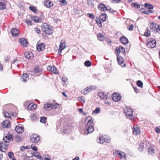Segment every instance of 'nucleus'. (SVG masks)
<instances>
[{
	"label": "nucleus",
	"mask_w": 160,
	"mask_h": 160,
	"mask_svg": "<svg viewBox=\"0 0 160 160\" xmlns=\"http://www.w3.org/2000/svg\"><path fill=\"white\" fill-rule=\"evenodd\" d=\"M87 121V126L88 128L85 130L84 133L86 134L92 132L94 130V124L91 117H87L85 120V123Z\"/></svg>",
	"instance_id": "f257e3e1"
},
{
	"label": "nucleus",
	"mask_w": 160,
	"mask_h": 160,
	"mask_svg": "<svg viewBox=\"0 0 160 160\" xmlns=\"http://www.w3.org/2000/svg\"><path fill=\"white\" fill-rule=\"evenodd\" d=\"M41 28L47 34L50 35L53 32V29L52 27L46 23H43L41 26Z\"/></svg>",
	"instance_id": "f03ea898"
},
{
	"label": "nucleus",
	"mask_w": 160,
	"mask_h": 160,
	"mask_svg": "<svg viewBox=\"0 0 160 160\" xmlns=\"http://www.w3.org/2000/svg\"><path fill=\"white\" fill-rule=\"evenodd\" d=\"M124 112L126 116L129 117V119L131 120H134V118L132 116L133 111L131 108L128 107H126L124 109Z\"/></svg>",
	"instance_id": "7ed1b4c3"
},
{
	"label": "nucleus",
	"mask_w": 160,
	"mask_h": 160,
	"mask_svg": "<svg viewBox=\"0 0 160 160\" xmlns=\"http://www.w3.org/2000/svg\"><path fill=\"white\" fill-rule=\"evenodd\" d=\"M96 141L98 143L103 144L104 142H109L110 140L108 136H103L97 139Z\"/></svg>",
	"instance_id": "20e7f679"
},
{
	"label": "nucleus",
	"mask_w": 160,
	"mask_h": 160,
	"mask_svg": "<svg viewBox=\"0 0 160 160\" xmlns=\"http://www.w3.org/2000/svg\"><path fill=\"white\" fill-rule=\"evenodd\" d=\"M58 104L53 105L50 103H47L45 104L44 106V108L46 110H50L52 109H55L59 107Z\"/></svg>",
	"instance_id": "39448f33"
},
{
	"label": "nucleus",
	"mask_w": 160,
	"mask_h": 160,
	"mask_svg": "<svg viewBox=\"0 0 160 160\" xmlns=\"http://www.w3.org/2000/svg\"><path fill=\"white\" fill-rule=\"evenodd\" d=\"M40 137L36 134H34L31 136L30 140L33 143H36L40 141Z\"/></svg>",
	"instance_id": "423d86ee"
},
{
	"label": "nucleus",
	"mask_w": 160,
	"mask_h": 160,
	"mask_svg": "<svg viewBox=\"0 0 160 160\" xmlns=\"http://www.w3.org/2000/svg\"><path fill=\"white\" fill-rule=\"evenodd\" d=\"M156 44V41L155 40L150 39L147 44V46L149 48H153L155 47Z\"/></svg>",
	"instance_id": "0eeeda50"
},
{
	"label": "nucleus",
	"mask_w": 160,
	"mask_h": 160,
	"mask_svg": "<svg viewBox=\"0 0 160 160\" xmlns=\"http://www.w3.org/2000/svg\"><path fill=\"white\" fill-rule=\"evenodd\" d=\"M158 25L154 22L150 23L149 28L151 31L154 32H157Z\"/></svg>",
	"instance_id": "6e6552de"
},
{
	"label": "nucleus",
	"mask_w": 160,
	"mask_h": 160,
	"mask_svg": "<svg viewBox=\"0 0 160 160\" xmlns=\"http://www.w3.org/2000/svg\"><path fill=\"white\" fill-rule=\"evenodd\" d=\"M9 142L8 141H4V142H0V150H2V149H4V151H6L8 148Z\"/></svg>",
	"instance_id": "1a4fd4ad"
},
{
	"label": "nucleus",
	"mask_w": 160,
	"mask_h": 160,
	"mask_svg": "<svg viewBox=\"0 0 160 160\" xmlns=\"http://www.w3.org/2000/svg\"><path fill=\"white\" fill-rule=\"evenodd\" d=\"M47 69L48 71H51L55 74H58V72L54 66H49L47 67Z\"/></svg>",
	"instance_id": "9d476101"
},
{
	"label": "nucleus",
	"mask_w": 160,
	"mask_h": 160,
	"mask_svg": "<svg viewBox=\"0 0 160 160\" xmlns=\"http://www.w3.org/2000/svg\"><path fill=\"white\" fill-rule=\"evenodd\" d=\"M117 55V60L119 64L121 65L122 67H125L126 65L124 63V60L123 58L119 56V55Z\"/></svg>",
	"instance_id": "9b49d317"
},
{
	"label": "nucleus",
	"mask_w": 160,
	"mask_h": 160,
	"mask_svg": "<svg viewBox=\"0 0 160 160\" xmlns=\"http://www.w3.org/2000/svg\"><path fill=\"white\" fill-rule=\"evenodd\" d=\"M112 100L115 102H118L120 101L121 99V97L118 93H114L112 95Z\"/></svg>",
	"instance_id": "f8f14e48"
},
{
	"label": "nucleus",
	"mask_w": 160,
	"mask_h": 160,
	"mask_svg": "<svg viewBox=\"0 0 160 160\" xmlns=\"http://www.w3.org/2000/svg\"><path fill=\"white\" fill-rule=\"evenodd\" d=\"M42 71V69L38 67H35L34 68V70L33 72H31V74L34 76H37V74L40 73Z\"/></svg>",
	"instance_id": "ddd939ff"
},
{
	"label": "nucleus",
	"mask_w": 160,
	"mask_h": 160,
	"mask_svg": "<svg viewBox=\"0 0 160 160\" xmlns=\"http://www.w3.org/2000/svg\"><path fill=\"white\" fill-rule=\"evenodd\" d=\"M115 50L117 51V55H119L121 52L123 54L126 53L125 50L124 48L122 46H120L119 48H115Z\"/></svg>",
	"instance_id": "4468645a"
},
{
	"label": "nucleus",
	"mask_w": 160,
	"mask_h": 160,
	"mask_svg": "<svg viewBox=\"0 0 160 160\" xmlns=\"http://www.w3.org/2000/svg\"><path fill=\"white\" fill-rule=\"evenodd\" d=\"M114 154L117 157H119L121 158H122L123 157H125V154L124 152H121L119 150L116 151L114 153Z\"/></svg>",
	"instance_id": "2eb2a0df"
},
{
	"label": "nucleus",
	"mask_w": 160,
	"mask_h": 160,
	"mask_svg": "<svg viewBox=\"0 0 160 160\" xmlns=\"http://www.w3.org/2000/svg\"><path fill=\"white\" fill-rule=\"evenodd\" d=\"M45 45L43 43H40L37 45V49L39 52L44 50L45 48Z\"/></svg>",
	"instance_id": "dca6fc26"
},
{
	"label": "nucleus",
	"mask_w": 160,
	"mask_h": 160,
	"mask_svg": "<svg viewBox=\"0 0 160 160\" xmlns=\"http://www.w3.org/2000/svg\"><path fill=\"white\" fill-rule=\"evenodd\" d=\"M140 132V131L139 128L137 126H134L133 128V133L135 135H138L139 134Z\"/></svg>",
	"instance_id": "f3484780"
},
{
	"label": "nucleus",
	"mask_w": 160,
	"mask_h": 160,
	"mask_svg": "<svg viewBox=\"0 0 160 160\" xmlns=\"http://www.w3.org/2000/svg\"><path fill=\"white\" fill-rule=\"evenodd\" d=\"M20 43L24 47L28 46V44L27 40L25 38H21L19 40Z\"/></svg>",
	"instance_id": "a211bd4d"
},
{
	"label": "nucleus",
	"mask_w": 160,
	"mask_h": 160,
	"mask_svg": "<svg viewBox=\"0 0 160 160\" xmlns=\"http://www.w3.org/2000/svg\"><path fill=\"white\" fill-rule=\"evenodd\" d=\"M6 0H1L0 1V9L4 10L6 8Z\"/></svg>",
	"instance_id": "6ab92c4d"
},
{
	"label": "nucleus",
	"mask_w": 160,
	"mask_h": 160,
	"mask_svg": "<svg viewBox=\"0 0 160 160\" xmlns=\"http://www.w3.org/2000/svg\"><path fill=\"white\" fill-rule=\"evenodd\" d=\"M98 9L102 11H107V9L106 8L107 7H106L105 4L100 3L98 5Z\"/></svg>",
	"instance_id": "aec40b11"
},
{
	"label": "nucleus",
	"mask_w": 160,
	"mask_h": 160,
	"mask_svg": "<svg viewBox=\"0 0 160 160\" xmlns=\"http://www.w3.org/2000/svg\"><path fill=\"white\" fill-rule=\"evenodd\" d=\"M15 131L18 133H22L24 131L23 127L20 125H17L15 128Z\"/></svg>",
	"instance_id": "412c9836"
},
{
	"label": "nucleus",
	"mask_w": 160,
	"mask_h": 160,
	"mask_svg": "<svg viewBox=\"0 0 160 160\" xmlns=\"http://www.w3.org/2000/svg\"><path fill=\"white\" fill-rule=\"evenodd\" d=\"M12 135L11 134H8L3 138L4 141H7V140L10 141H12L13 140Z\"/></svg>",
	"instance_id": "4be33fe9"
},
{
	"label": "nucleus",
	"mask_w": 160,
	"mask_h": 160,
	"mask_svg": "<svg viewBox=\"0 0 160 160\" xmlns=\"http://www.w3.org/2000/svg\"><path fill=\"white\" fill-rule=\"evenodd\" d=\"M44 4V5L48 8H50L53 5V2L50 0H47L45 1Z\"/></svg>",
	"instance_id": "5701e85b"
},
{
	"label": "nucleus",
	"mask_w": 160,
	"mask_h": 160,
	"mask_svg": "<svg viewBox=\"0 0 160 160\" xmlns=\"http://www.w3.org/2000/svg\"><path fill=\"white\" fill-rule=\"evenodd\" d=\"M120 41L123 44H125L128 42V39L124 36L121 37L120 38Z\"/></svg>",
	"instance_id": "b1692460"
},
{
	"label": "nucleus",
	"mask_w": 160,
	"mask_h": 160,
	"mask_svg": "<svg viewBox=\"0 0 160 160\" xmlns=\"http://www.w3.org/2000/svg\"><path fill=\"white\" fill-rule=\"evenodd\" d=\"M25 57L28 59H32L33 58V54L31 52H26L25 53Z\"/></svg>",
	"instance_id": "393cba45"
},
{
	"label": "nucleus",
	"mask_w": 160,
	"mask_h": 160,
	"mask_svg": "<svg viewBox=\"0 0 160 160\" xmlns=\"http://www.w3.org/2000/svg\"><path fill=\"white\" fill-rule=\"evenodd\" d=\"M11 32L12 36L15 37L18 36L19 33V31L16 28H13L11 30Z\"/></svg>",
	"instance_id": "a878e982"
},
{
	"label": "nucleus",
	"mask_w": 160,
	"mask_h": 160,
	"mask_svg": "<svg viewBox=\"0 0 160 160\" xmlns=\"http://www.w3.org/2000/svg\"><path fill=\"white\" fill-rule=\"evenodd\" d=\"M148 152L149 154L153 155L155 152V150L154 146H150L148 148Z\"/></svg>",
	"instance_id": "bb28decb"
},
{
	"label": "nucleus",
	"mask_w": 160,
	"mask_h": 160,
	"mask_svg": "<svg viewBox=\"0 0 160 160\" xmlns=\"http://www.w3.org/2000/svg\"><path fill=\"white\" fill-rule=\"evenodd\" d=\"M10 124V122L8 120H6L3 121L2 123V126L3 128H8L9 124Z\"/></svg>",
	"instance_id": "cd10ccee"
},
{
	"label": "nucleus",
	"mask_w": 160,
	"mask_h": 160,
	"mask_svg": "<svg viewBox=\"0 0 160 160\" xmlns=\"http://www.w3.org/2000/svg\"><path fill=\"white\" fill-rule=\"evenodd\" d=\"M98 96L101 99L106 100L108 98V96L103 92H100L98 94Z\"/></svg>",
	"instance_id": "c85d7f7f"
},
{
	"label": "nucleus",
	"mask_w": 160,
	"mask_h": 160,
	"mask_svg": "<svg viewBox=\"0 0 160 160\" xmlns=\"http://www.w3.org/2000/svg\"><path fill=\"white\" fill-rule=\"evenodd\" d=\"M28 79V75L26 73L23 74L22 78H21L22 81L26 82Z\"/></svg>",
	"instance_id": "c756f323"
},
{
	"label": "nucleus",
	"mask_w": 160,
	"mask_h": 160,
	"mask_svg": "<svg viewBox=\"0 0 160 160\" xmlns=\"http://www.w3.org/2000/svg\"><path fill=\"white\" fill-rule=\"evenodd\" d=\"M32 20L36 23L39 22L41 19L40 18L35 16H32Z\"/></svg>",
	"instance_id": "7c9ffc66"
},
{
	"label": "nucleus",
	"mask_w": 160,
	"mask_h": 160,
	"mask_svg": "<svg viewBox=\"0 0 160 160\" xmlns=\"http://www.w3.org/2000/svg\"><path fill=\"white\" fill-rule=\"evenodd\" d=\"M37 107L36 104H33L32 103L30 104L28 106V108L29 109L34 110Z\"/></svg>",
	"instance_id": "2f4dec72"
},
{
	"label": "nucleus",
	"mask_w": 160,
	"mask_h": 160,
	"mask_svg": "<svg viewBox=\"0 0 160 160\" xmlns=\"http://www.w3.org/2000/svg\"><path fill=\"white\" fill-rule=\"evenodd\" d=\"M66 48V45L64 42V41L61 40V41L59 45V48L62 49V48L63 49Z\"/></svg>",
	"instance_id": "473e14b6"
},
{
	"label": "nucleus",
	"mask_w": 160,
	"mask_h": 160,
	"mask_svg": "<svg viewBox=\"0 0 160 160\" xmlns=\"http://www.w3.org/2000/svg\"><path fill=\"white\" fill-rule=\"evenodd\" d=\"M107 15L105 13H102L100 16V18L102 22H104L106 20Z\"/></svg>",
	"instance_id": "72a5a7b5"
},
{
	"label": "nucleus",
	"mask_w": 160,
	"mask_h": 160,
	"mask_svg": "<svg viewBox=\"0 0 160 160\" xmlns=\"http://www.w3.org/2000/svg\"><path fill=\"white\" fill-rule=\"evenodd\" d=\"M98 39L101 41H102L104 40V38L103 36L100 33H98L97 35Z\"/></svg>",
	"instance_id": "f704fd0d"
},
{
	"label": "nucleus",
	"mask_w": 160,
	"mask_h": 160,
	"mask_svg": "<svg viewBox=\"0 0 160 160\" xmlns=\"http://www.w3.org/2000/svg\"><path fill=\"white\" fill-rule=\"evenodd\" d=\"M144 5L145 7L146 8H148L149 10H151V9H152L153 8V6L149 4L145 3Z\"/></svg>",
	"instance_id": "c9c22d12"
},
{
	"label": "nucleus",
	"mask_w": 160,
	"mask_h": 160,
	"mask_svg": "<svg viewBox=\"0 0 160 160\" xmlns=\"http://www.w3.org/2000/svg\"><path fill=\"white\" fill-rule=\"evenodd\" d=\"M8 156L10 159H12V160H16L14 157V154L12 152H10L8 153Z\"/></svg>",
	"instance_id": "e433bc0d"
},
{
	"label": "nucleus",
	"mask_w": 160,
	"mask_h": 160,
	"mask_svg": "<svg viewBox=\"0 0 160 160\" xmlns=\"http://www.w3.org/2000/svg\"><path fill=\"white\" fill-rule=\"evenodd\" d=\"M14 138L15 140L18 142H21L22 140V138L20 136L17 135H16L14 136Z\"/></svg>",
	"instance_id": "4c0bfd02"
},
{
	"label": "nucleus",
	"mask_w": 160,
	"mask_h": 160,
	"mask_svg": "<svg viewBox=\"0 0 160 160\" xmlns=\"http://www.w3.org/2000/svg\"><path fill=\"white\" fill-rule=\"evenodd\" d=\"M100 110L101 108L100 107H97L95 110L93 111L92 113H95V114H98L100 112Z\"/></svg>",
	"instance_id": "58836bf2"
},
{
	"label": "nucleus",
	"mask_w": 160,
	"mask_h": 160,
	"mask_svg": "<svg viewBox=\"0 0 160 160\" xmlns=\"http://www.w3.org/2000/svg\"><path fill=\"white\" fill-rule=\"evenodd\" d=\"M150 31L148 29V28H147L146 29L145 31L144 32V35L146 37H148L150 35Z\"/></svg>",
	"instance_id": "ea45409f"
},
{
	"label": "nucleus",
	"mask_w": 160,
	"mask_h": 160,
	"mask_svg": "<svg viewBox=\"0 0 160 160\" xmlns=\"http://www.w3.org/2000/svg\"><path fill=\"white\" fill-rule=\"evenodd\" d=\"M3 113L4 115V116L6 118H10V115L9 113L6 111H3Z\"/></svg>",
	"instance_id": "a19ab883"
},
{
	"label": "nucleus",
	"mask_w": 160,
	"mask_h": 160,
	"mask_svg": "<svg viewBox=\"0 0 160 160\" xmlns=\"http://www.w3.org/2000/svg\"><path fill=\"white\" fill-rule=\"evenodd\" d=\"M47 118L44 117H42L40 118V122L41 123H44L46 122L47 120Z\"/></svg>",
	"instance_id": "79ce46f5"
},
{
	"label": "nucleus",
	"mask_w": 160,
	"mask_h": 160,
	"mask_svg": "<svg viewBox=\"0 0 160 160\" xmlns=\"http://www.w3.org/2000/svg\"><path fill=\"white\" fill-rule=\"evenodd\" d=\"M131 6L135 7H136L137 8H139L140 7V5L138 4L137 3H132L131 4Z\"/></svg>",
	"instance_id": "37998d69"
},
{
	"label": "nucleus",
	"mask_w": 160,
	"mask_h": 160,
	"mask_svg": "<svg viewBox=\"0 0 160 160\" xmlns=\"http://www.w3.org/2000/svg\"><path fill=\"white\" fill-rule=\"evenodd\" d=\"M137 85L139 87L142 88L143 86V83L142 82L138 80L137 82Z\"/></svg>",
	"instance_id": "c03bdc74"
},
{
	"label": "nucleus",
	"mask_w": 160,
	"mask_h": 160,
	"mask_svg": "<svg viewBox=\"0 0 160 160\" xmlns=\"http://www.w3.org/2000/svg\"><path fill=\"white\" fill-rule=\"evenodd\" d=\"M84 65L87 67H90L91 65V62L89 61H87L84 62Z\"/></svg>",
	"instance_id": "a18cd8bd"
},
{
	"label": "nucleus",
	"mask_w": 160,
	"mask_h": 160,
	"mask_svg": "<svg viewBox=\"0 0 160 160\" xmlns=\"http://www.w3.org/2000/svg\"><path fill=\"white\" fill-rule=\"evenodd\" d=\"M144 146H143V144H142L139 146L138 149L139 151L142 152L144 150Z\"/></svg>",
	"instance_id": "49530a36"
},
{
	"label": "nucleus",
	"mask_w": 160,
	"mask_h": 160,
	"mask_svg": "<svg viewBox=\"0 0 160 160\" xmlns=\"http://www.w3.org/2000/svg\"><path fill=\"white\" fill-rule=\"evenodd\" d=\"M29 9L34 12H37L36 9L34 6H30L29 7Z\"/></svg>",
	"instance_id": "de8ad7c7"
},
{
	"label": "nucleus",
	"mask_w": 160,
	"mask_h": 160,
	"mask_svg": "<svg viewBox=\"0 0 160 160\" xmlns=\"http://www.w3.org/2000/svg\"><path fill=\"white\" fill-rule=\"evenodd\" d=\"M87 16L91 19H94L95 18V16L92 13H88L87 14Z\"/></svg>",
	"instance_id": "09e8293b"
},
{
	"label": "nucleus",
	"mask_w": 160,
	"mask_h": 160,
	"mask_svg": "<svg viewBox=\"0 0 160 160\" xmlns=\"http://www.w3.org/2000/svg\"><path fill=\"white\" fill-rule=\"evenodd\" d=\"M60 4L63 6L67 4L65 0H60Z\"/></svg>",
	"instance_id": "8fccbe9b"
},
{
	"label": "nucleus",
	"mask_w": 160,
	"mask_h": 160,
	"mask_svg": "<svg viewBox=\"0 0 160 160\" xmlns=\"http://www.w3.org/2000/svg\"><path fill=\"white\" fill-rule=\"evenodd\" d=\"M111 2L113 3H119L121 2V0H110Z\"/></svg>",
	"instance_id": "3c124183"
},
{
	"label": "nucleus",
	"mask_w": 160,
	"mask_h": 160,
	"mask_svg": "<svg viewBox=\"0 0 160 160\" xmlns=\"http://www.w3.org/2000/svg\"><path fill=\"white\" fill-rule=\"evenodd\" d=\"M106 8L107 9V11H108L110 12H115V11L110 8L109 7H107Z\"/></svg>",
	"instance_id": "603ef678"
},
{
	"label": "nucleus",
	"mask_w": 160,
	"mask_h": 160,
	"mask_svg": "<svg viewBox=\"0 0 160 160\" xmlns=\"http://www.w3.org/2000/svg\"><path fill=\"white\" fill-rule=\"evenodd\" d=\"M133 25L132 24H131L130 25L128 26L127 28L128 30L129 31H132L133 29Z\"/></svg>",
	"instance_id": "864d4df0"
},
{
	"label": "nucleus",
	"mask_w": 160,
	"mask_h": 160,
	"mask_svg": "<svg viewBox=\"0 0 160 160\" xmlns=\"http://www.w3.org/2000/svg\"><path fill=\"white\" fill-rule=\"evenodd\" d=\"M34 30L36 33H37L38 34H40V31L38 28L37 27L35 28Z\"/></svg>",
	"instance_id": "5fc2aeb1"
},
{
	"label": "nucleus",
	"mask_w": 160,
	"mask_h": 160,
	"mask_svg": "<svg viewBox=\"0 0 160 160\" xmlns=\"http://www.w3.org/2000/svg\"><path fill=\"white\" fill-rule=\"evenodd\" d=\"M86 88H85L82 91V93L84 94H86L88 93V91L86 90Z\"/></svg>",
	"instance_id": "6e6d98bb"
},
{
	"label": "nucleus",
	"mask_w": 160,
	"mask_h": 160,
	"mask_svg": "<svg viewBox=\"0 0 160 160\" xmlns=\"http://www.w3.org/2000/svg\"><path fill=\"white\" fill-rule=\"evenodd\" d=\"M5 152L4 150H0V160H1L3 158L2 152Z\"/></svg>",
	"instance_id": "4d7b16f0"
},
{
	"label": "nucleus",
	"mask_w": 160,
	"mask_h": 160,
	"mask_svg": "<svg viewBox=\"0 0 160 160\" xmlns=\"http://www.w3.org/2000/svg\"><path fill=\"white\" fill-rule=\"evenodd\" d=\"M25 22L28 25H32V22L30 20H26Z\"/></svg>",
	"instance_id": "13d9d810"
},
{
	"label": "nucleus",
	"mask_w": 160,
	"mask_h": 160,
	"mask_svg": "<svg viewBox=\"0 0 160 160\" xmlns=\"http://www.w3.org/2000/svg\"><path fill=\"white\" fill-rule=\"evenodd\" d=\"M155 131L157 133H160V128L159 127H157L155 128Z\"/></svg>",
	"instance_id": "bf43d9fd"
},
{
	"label": "nucleus",
	"mask_w": 160,
	"mask_h": 160,
	"mask_svg": "<svg viewBox=\"0 0 160 160\" xmlns=\"http://www.w3.org/2000/svg\"><path fill=\"white\" fill-rule=\"evenodd\" d=\"M86 90H87L88 91V92H90L91 91L92 89V88L90 86H88L86 88Z\"/></svg>",
	"instance_id": "052dcab7"
},
{
	"label": "nucleus",
	"mask_w": 160,
	"mask_h": 160,
	"mask_svg": "<svg viewBox=\"0 0 160 160\" xmlns=\"http://www.w3.org/2000/svg\"><path fill=\"white\" fill-rule=\"evenodd\" d=\"M31 148L34 151H37V148L33 145H31Z\"/></svg>",
	"instance_id": "680f3d73"
},
{
	"label": "nucleus",
	"mask_w": 160,
	"mask_h": 160,
	"mask_svg": "<svg viewBox=\"0 0 160 160\" xmlns=\"http://www.w3.org/2000/svg\"><path fill=\"white\" fill-rule=\"evenodd\" d=\"M18 61L17 60V59L16 58L12 61V64H17L18 63Z\"/></svg>",
	"instance_id": "e2e57ef3"
},
{
	"label": "nucleus",
	"mask_w": 160,
	"mask_h": 160,
	"mask_svg": "<svg viewBox=\"0 0 160 160\" xmlns=\"http://www.w3.org/2000/svg\"><path fill=\"white\" fill-rule=\"evenodd\" d=\"M36 158L40 160H43V158L40 155H37L36 156Z\"/></svg>",
	"instance_id": "0e129e2a"
},
{
	"label": "nucleus",
	"mask_w": 160,
	"mask_h": 160,
	"mask_svg": "<svg viewBox=\"0 0 160 160\" xmlns=\"http://www.w3.org/2000/svg\"><path fill=\"white\" fill-rule=\"evenodd\" d=\"M152 12L151 11V10H149L146 11L145 14L148 15L150 13H152Z\"/></svg>",
	"instance_id": "69168bd1"
},
{
	"label": "nucleus",
	"mask_w": 160,
	"mask_h": 160,
	"mask_svg": "<svg viewBox=\"0 0 160 160\" xmlns=\"http://www.w3.org/2000/svg\"><path fill=\"white\" fill-rule=\"evenodd\" d=\"M134 88L135 92L136 93H138L139 92V89L135 87V88Z\"/></svg>",
	"instance_id": "338daca9"
},
{
	"label": "nucleus",
	"mask_w": 160,
	"mask_h": 160,
	"mask_svg": "<svg viewBox=\"0 0 160 160\" xmlns=\"http://www.w3.org/2000/svg\"><path fill=\"white\" fill-rule=\"evenodd\" d=\"M158 31L157 30V32L160 34V25H158Z\"/></svg>",
	"instance_id": "774afa93"
}]
</instances>
